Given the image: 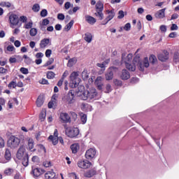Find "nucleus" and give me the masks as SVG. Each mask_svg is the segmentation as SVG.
Here are the masks:
<instances>
[{
  "label": "nucleus",
  "instance_id": "obj_52",
  "mask_svg": "<svg viewBox=\"0 0 179 179\" xmlns=\"http://www.w3.org/2000/svg\"><path fill=\"white\" fill-rule=\"evenodd\" d=\"M113 82L116 86H122V82L120 80L115 79L113 80Z\"/></svg>",
  "mask_w": 179,
  "mask_h": 179
},
{
  "label": "nucleus",
  "instance_id": "obj_62",
  "mask_svg": "<svg viewBox=\"0 0 179 179\" xmlns=\"http://www.w3.org/2000/svg\"><path fill=\"white\" fill-rule=\"evenodd\" d=\"M71 2H69V1L66 2L64 4V8L66 10L69 9V8H71Z\"/></svg>",
  "mask_w": 179,
  "mask_h": 179
},
{
  "label": "nucleus",
  "instance_id": "obj_13",
  "mask_svg": "<svg viewBox=\"0 0 179 179\" xmlns=\"http://www.w3.org/2000/svg\"><path fill=\"white\" fill-rule=\"evenodd\" d=\"M96 153V152L94 148H90L85 153V157L87 160H92V159H94Z\"/></svg>",
  "mask_w": 179,
  "mask_h": 179
},
{
  "label": "nucleus",
  "instance_id": "obj_14",
  "mask_svg": "<svg viewBox=\"0 0 179 179\" xmlns=\"http://www.w3.org/2000/svg\"><path fill=\"white\" fill-rule=\"evenodd\" d=\"M96 174L97 171L94 168L84 172V177L86 178H92V177H94V176H96Z\"/></svg>",
  "mask_w": 179,
  "mask_h": 179
},
{
  "label": "nucleus",
  "instance_id": "obj_24",
  "mask_svg": "<svg viewBox=\"0 0 179 179\" xmlns=\"http://www.w3.org/2000/svg\"><path fill=\"white\" fill-rule=\"evenodd\" d=\"M48 44H50V38H43L41 41L40 48H45Z\"/></svg>",
  "mask_w": 179,
  "mask_h": 179
},
{
  "label": "nucleus",
  "instance_id": "obj_37",
  "mask_svg": "<svg viewBox=\"0 0 179 179\" xmlns=\"http://www.w3.org/2000/svg\"><path fill=\"white\" fill-rule=\"evenodd\" d=\"M23 58L24 59V63L27 64V65H30L33 61L31 60V58L29 57L27 55H24Z\"/></svg>",
  "mask_w": 179,
  "mask_h": 179
},
{
  "label": "nucleus",
  "instance_id": "obj_49",
  "mask_svg": "<svg viewBox=\"0 0 179 179\" xmlns=\"http://www.w3.org/2000/svg\"><path fill=\"white\" fill-rule=\"evenodd\" d=\"M124 29L126 31H129L131 30V23H127L124 27Z\"/></svg>",
  "mask_w": 179,
  "mask_h": 179
},
{
  "label": "nucleus",
  "instance_id": "obj_39",
  "mask_svg": "<svg viewBox=\"0 0 179 179\" xmlns=\"http://www.w3.org/2000/svg\"><path fill=\"white\" fill-rule=\"evenodd\" d=\"M13 173H15V169L11 168H8L6 170H4L5 176H10Z\"/></svg>",
  "mask_w": 179,
  "mask_h": 179
},
{
  "label": "nucleus",
  "instance_id": "obj_20",
  "mask_svg": "<svg viewBox=\"0 0 179 179\" xmlns=\"http://www.w3.org/2000/svg\"><path fill=\"white\" fill-rule=\"evenodd\" d=\"M120 78L121 79H122V80H128V79L131 78V74H129V72H128V71L124 69L122 71Z\"/></svg>",
  "mask_w": 179,
  "mask_h": 179
},
{
  "label": "nucleus",
  "instance_id": "obj_10",
  "mask_svg": "<svg viewBox=\"0 0 179 179\" xmlns=\"http://www.w3.org/2000/svg\"><path fill=\"white\" fill-rule=\"evenodd\" d=\"M92 166V162L87 160H80L78 162V166L80 169H84L85 170H87V169H90Z\"/></svg>",
  "mask_w": 179,
  "mask_h": 179
},
{
  "label": "nucleus",
  "instance_id": "obj_17",
  "mask_svg": "<svg viewBox=\"0 0 179 179\" xmlns=\"http://www.w3.org/2000/svg\"><path fill=\"white\" fill-rule=\"evenodd\" d=\"M158 59L162 62H165L169 59V52L164 50L162 54L158 55Z\"/></svg>",
  "mask_w": 179,
  "mask_h": 179
},
{
  "label": "nucleus",
  "instance_id": "obj_48",
  "mask_svg": "<svg viewBox=\"0 0 179 179\" xmlns=\"http://www.w3.org/2000/svg\"><path fill=\"white\" fill-rule=\"evenodd\" d=\"M47 15H48V12L47 11V10L43 9L41 11V17H45V16H47Z\"/></svg>",
  "mask_w": 179,
  "mask_h": 179
},
{
  "label": "nucleus",
  "instance_id": "obj_53",
  "mask_svg": "<svg viewBox=\"0 0 179 179\" xmlns=\"http://www.w3.org/2000/svg\"><path fill=\"white\" fill-rule=\"evenodd\" d=\"M24 27L27 29H31V27H33V22H29L25 24Z\"/></svg>",
  "mask_w": 179,
  "mask_h": 179
},
{
  "label": "nucleus",
  "instance_id": "obj_34",
  "mask_svg": "<svg viewBox=\"0 0 179 179\" xmlns=\"http://www.w3.org/2000/svg\"><path fill=\"white\" fill-rule=\"evenodd\" d=\"M48 139L51 141L52 145H55L58 143V137H54V136H50Z\"/></svg>",
  "mask_w": 179,
  "mask_h": 179
},
{
  "label": "nucleus",
  "instance_id": "obj_18",
  "mask_svg": "<svg viewBox=\"0 0 179 179\" xmlns=\"http://www.w3.org/2000/svg\"><path fill=\"white\" fill-rule=\"evenodd\" d=\"M59 118L63 121V122H71V117H69V115L66 113H62Z\"/></svg>",
  "mask_w": 179,
  "mask_h": 179
},
{
  "label": "nucleus",
  "instance_id": "obj_47",
  "mask_svg": "<svg viewBox=\"0 0 179 179\" xmlns=\"http://www.w3.org/2000/svg\"><path fill=\"white\" fill-rule=\"evenodd\" d=\"M124 16H125V14L124 13L123 10H120L118 12L117 19H124Z\"/></svg>",
  "mask_w": 179,
  "mask_h": 179
},
{
  "label": "nucleus",
  "instance_id": "obj_2",
  "mask_svg": "<svg viewBox=\"0 0 179 179\" xmlns=\"http://www.w3.org/2000/svg\"><path fill=\"white\" fill-rule=\"evenodd\" d=\"M70 86L72 89H75L77 86H79L80 83V78H79V72L74 71L70 75Z\"/></svg>",
  "mask_w": 179,
  "mask_h": 179
},
{
  "label": "nucleus",
  "instance_id": "obj_11",
  "mask_svg": "<svg viewBox=\"0 0 179 179\" xmlns=\"http://www.w3.org/2000/svg\"><path fill=\"white\" fill-rule=\"evenodd\" d=\"M85 93H86V90H85V86L78 85V89H76V92H74V94L78 97H81L82 100H83V96H85Z\"/></svg>",
  "mask_w": 179,
  "mask_h": 179
},
{
  "label": "nucleus",
  "instance_id": "obj_63",
  "mask_svg": "<svg viewBox=\"0 0 179 179\" xmlns=\"http://www.w3.org/2000/svg\"><path fill=\"white\" fill-rule=\"evenodd\" d=\"M39 83L41 85H48V80H45V78H43L41 81H39Z\"/></svg>",
  "mask_w": 179,
  "mask_h": 179
},
{
  "label": "nucleus",
  "instance_id": "obj_44",
  "mask_svg": "<svg viewBox=\"0 0 179 179\" xmlns=\"http://www.w3.org/2000/svg\"><path fill=\"white\" fill-rule=\"evenodd\" d=\"M29 34L31 36V37H34V36L37 35V29L36 28H32L29 31Z\"/></svg>",
  "mask_w": 179,
  "mask_h": 179
},
{
  "label": "nucleus",
  "instance_id": "obj_1",
  "mask_svg": "<svg viewBox=\"0 0 179 179\" xmlns=\"http://www.w3.org/2000/svg\"><path fill=\"white\" fill-rule=\"evenodd\" d=\"M100 95L97 93V91L94 88H91L89 90H86L84 96H83V100H97L100 99Z\"/></svg>",
  "mask_w": 179,
  "mask_h": 179
},
{
  "label": "nucleus",
  "instance_id": "obj_19",
  "mask_svg": "<svg viewBox=\"0 0 179 179\" xmlns=\"http://www.w3.org/2000/svg\"><path fill=\"white\" fill-rule=\"evenodd\" d=\"M107 13H108V17L106 18V23H108V22H110V20L114 19V16H115V12L114 11V9L111 10H106Z\"/></svg>",
  "mask_w": 179,
  "mask_h": 179
},
{
  "label": "nucleus",
  "instance_id": "obj_54",
  "mask_svg": "<svg viewBox=\"0 0 179 179\" xmlns=\"http://www.w3.org/2000/svg\"><path fill=\"white\" fill-rule=\"evenodd\" d=\"M51 54H52V51L50 49L46 50L45 51V57H47V58H50V57H51Z\"/></svg>",
  "mask_w": 179,
  "mask_h": 179
},
{
  "label": "nucleus",
  "instance_id": "obj_56",
  "mask_svg": "<svg viewBox=\"0 0 179 179\" xmlns=\"http://www.w3.org/2000/svg\"><path fill=\"white\" fill-rule=\"evenodd\" d=\"M7 72H8V69L3 67H0V73H2V75H6Z\"/></svg>",
  "mask_w": 179,
  "mask_h": 179
},
{
  "label": "nucleus",
  "instance_id": "obj_42",
  "mask_svg": "<svg viewBox=\"0 0 179 179\" xmlns=\"http://www.w3.org/2000/svg\"><path fill=\"white\" fill-rule=\"evenodd\" d=\"M48 79H54L55 78V73L52 71H48L47 73Z\"/></svg>",
  "mask_w": 179,
  "mask_h": 179
},
{
  "label": "nucleus",
  "instance_id": "obj_36",
  "mask_svg": "<svg viewBox=\"0 0 179 179\" xmlns=\"http://www.w3.org/2000/svg\"><path fill=\"white\" fill-rule=\"evenodd\" d=\"M45 116H46L45 109H43L39 115V119L41 120V121H44V120H45Z\"/></svg>",
  "mask_w": 179,
  "mask_h": 179
},
{
  "label": "nucleus",
  "instance_id": "obj_61",
  "mask_svg": "<svg viewBox=\"0 0 179 179\" xmlns=\"http://www.w3.org/2000/svg\"><path fill=\"white\" fill-rule=\"evenodd\" d=\"M44 167H51V162L45 161L43 162Z\"/></svg>",
  "mask_w": 179,
  "mask_h": 179
},
{
  "label": "nucleus",
  "instance_id": "obj_51",
  "mask_svg": "<svg viewBox=\"0 0 179 179\" xmlns=\"http://www.w3.org/2000/svg\"><path fill=\"white\" fill-rule=\"evenodd\" d=\"M20 72H22V73H24V75H27V73H29V69L24 67H22L20 69Z\"/></svg>",
  "mask_w": 179,
  "mask_h": 179
},
{
  "label": "nucleus",
  "instance_id": "obj_45",
  "mask_svg": "<svg viewBox=\"0 0 179 179\" xmlns=\"http://www.w3.org/2000/svg\"><path fill=\"white\" fill-rule=\"evenodd\" d=\"M149 60L151 64H156V62H157V59L155 55L150 56Z\"/></svg>",
  "mask_w": 179,
  "mask_h": 179
},
{
  "label": "nucleus",
  "instance_id": "obj_50",
  "mask_svg": "<svg viewBox=\"0 0 179 179\" xmlns=\"http://www.w3.org/2000/svg\"><path fill=\"white\" fill-rule=\"evenodd\" d=\"M54 62V58H50L49 60L44 64V66H48Z\"/></svg>",
  "mask_w": 179,
  "mask_h": 179
},
{
  "label": "nucleus",
  "instance_id": "obj_57",
  "mask_svg": "<svg viewBox=\"0 0 179 179\" xmlns=\"http://www.w3.org/2000/svg\"><path fill=\"white\" fill-rule=\"evenodd\" d=\"M2 148H5V140L0 137V149Z\"/></svg>",
  "mask_w": 179,
  "mask_h": 179
},
{
  "label": "nucleus",
  "instance_id": "obj_40",
  "mask_svg": "<svg viewBox=\"0 0 179 179\" xmlns=\"http://www.w3.org/2000/svg\"><path fill=\"white\" fill-rule=\"evenodd\" d=\"M32 10L36 13L40 12V4L38 3L34 4L32 6Z\"/></svg>",
  "mask_w": 179,
  "mask_h": 179
},
{
  "label": "nucleus",
  "instance_id": "obj_28",
  "mask_svg": "<svg viewBox=\"0 0 179 179\" xmlns=\"http://www.w3.org/2000/svg\"><path fill=\"white\" fill-rule=\"evenodd\" d=\"M21 160H22V164L24 167H27L29 166V155H26Z\"/></svg>",
  "mask_w": 179,
  "mask_h": 179
},
{
  "label": "nucleus",
  "instance_id": "obj_60",
  "mask_svg": "<svg viewBox=\"0 0 179 179\" xmlns=\"http://www.w3.org/2000/svg\"><path fill=\"white\" fill-rule=\"evenodd\" d=\"M20 20L22 22V23H26V22H27V17L22 15L20 17Z\"/></svg>",
  "mask_w": 179,
  "mask_h": 179
},
{
  "label": "nucleus",
  "instance_id": "obj_26",
  "mask_svg": "<svg viewBox=\"0 0 179 179\" xmlns=\"http://www.w3.org/2000/svg\"><path fill=\"white\" fill-rule=\"evenodd\" d=\"M85 20L90 24H94V23H96V18H94V17H93L90 15H86L85 16Z\"/></svg>",
  "mask_w": 179,
  "mask_h": 179
},
{
  "label": "nucleus",
  "instance_id": "obj_9",
  "mask_svg": "<svg viewBox=\"0 0 179 179\" xmlns=\"http://www.w3.org/2000/svg\"><path fill=\"white\" fill-rule=\"evenodd\" d=\"M125 53L122 54V64H125V66L129 71H131V72L135 71L136 69V66H135L134 64H131L127 62V60L125 59Z\"/></svg>",
  "mask_w": 179,
  "mask_h": 179
},
{
  "label": "nucleus",
  "instance_id": "obj_27",
  "mask_svg": "<svg viewBox=\"0 0 179 179\" xmlns=\"http://www.w3.org/2000/svg\"><path fill=\"white\" fill-rule=\"evenodd\" d=\"M71 149L72 151V153H78V151L79 150V144L74 143L71 145Z\"/></svg>",
  "mask_w": 179,
  "mask_h": 179
},
{
  "label": "nucleus",
  "instance_id": "obj_21",
  "mask_svg": "<svg viewBox=\"0 0 179 179\" xmlns=\"http://www.w3.org/2000/svg\"><path fill=\"white\" fill-rule=\"evenodd\" d=\"M0 6H2V8H10L11 10H13V9H15V6L9 1L1 2Z\"/></svg>",
  "mask_w": 179,
  "mask_h": 179
},
{
  "label": "nucleus",
  "instance_id": "obj_35",
  "mask_svg": "<svg viewBox=\"0 0 179 179\" xmlns=\"http://www.w3.org/2000/svg\"><path fill=\"white\" fill-rule=\"evenodd\" d=\"M12 155L10 154V151L8 149L6 150L4 157L6 160H10Z\"/></svg>",
  "mask_w": 179,
  "mask_h": 179
},
{
  "label": "nucleus",
  "instance_id": "obj_55",
  "mask_svg": "<svg viewBox=\"0 0 179 179\" xmlns=\"http://www.w3.org/2000/svg\"><path fill=\"white\" fill-rule=\"evenodd\" d=\"M57 19L59 20H64L65 19V15L63 13H59L57 15Z\"/></svg>",
  "mask_w": 179,
  "mask_h": 179
},
{
  "label": "nucleus",
  "instance_id": "obj_22",
  "mask_svg": "<svg viewBox=\"0 0 179 179\" xmlns=\"http://www.w3.org/2000/svg\"><path fill=\"white\" fill-rule=\"evenodd\" d=\"M164 12H166V8H163L162 10H158L155 13V17L157 19H163V17H164V16H165V13Z\"/></svg>",
  "mask_w": 179,
  "mask_h": 179
},
{
  "label": "nucleus",
  "instance_id": "obj_16",
  "mask_svg": "<svg viewBox=\"0 0 179 179\" xmlns=\"http://www.w3.org/2000/svg\"><path fill=\"white\" fill-rule=\"evenodd\" d=\"M133 64L135 66H139L140 71H143V67L142 66V62H141V57L139 56H136L133 59Z\"/></svg>",
  "mask_w": 179,
  "mask_h": 179
},
{
  "label": "nucleus",
  "instance_id": "obj_64",
  "mask_svg": "<svg viewBox=\"0 0 179 179\" xmlns=\"http://www.w3.org/2000/svg\"><path fill=\"white\" fill-rule=\"evenodd\" d=\"M106 93H110L111 92V85L110 84H108L106 87Z\"/></svg>",
  "mask_w": 179,
  "mask_h": 179
},
{
  "label": "nucleus",
  "instance_id": "obj_33",
  "mask_svg": "<svg viewBox=\"0 0 179 179\" xmlns=\"http://www.w3.org/2000/svg\"><path fill=\"white\" fill-rule=\"evenodd\" d=\"M43 103H44V99H43V97L42 96L38 97L36 100L37 107H41V106H43Z\"/></svg>",
  "mask_w": 179,
  "mask_h": 179
},
{
  "label": "nucleus",
  "instance_id": "obj_31",
  "mask_svg": "<svg viewBox=\"0 0 179 179\" xmlns=\"http://www.w3.org/2000/svg\"><path fill=\"white\" fill-rule=\"evenodd\" d=\"M28 149H29L31 152H36V149H34V142L33 141V140L29 141Z\"/></svg>",
  "mask_w": 179,
  "mask_h": 179
},
{
  "label": "nucleus",
  "instance_id": "obj_30",
  "mask_svg": "<svg viewBox=\"0 0 179 179\" xmlns=\"http://www.w3.org/2000/svg\"><path fill=\"white\" fill-rule=\"evenodd\" d=\"M77 62H78V59H76V58L75 57L70 59L67 63V66H69V68H71V66H73Z\"/></svg>",
  "mask_w": 179,
  "mask_h": 179
},
{
  "label": "nucleus",
  "instance_id": "obj_32",
  "mask_svg": "<svg viewBox=\"0 0 179 179\" xmlns=\"http://www.w3.org/2000/svg\"><path fill=\"white\" fill-rule=\"evenodd\" d=\"M80 117L82 124H86L87 121V115H86V114L83 113H80Z\"/></svg>",
  "mask_w": 179,
  "mask_h": 179
},
{
  "label": "nucleus",
  "instance_id": "obj_8",
  "mask_svg": "<svg viewBox=\"0 0 179 179\" xmlns=\"http://www.w3.org/2000/svg\"><path fill=\"white\" fill-rule=\"evenodd\" d=\"M26 155H29L26 152V146L24 145H20L16 154L17 159L22 160V159L26 157Z\"/></svg>",
  "mask_w": 179,
  "mask_h": 179
},
{
  "label": "nucleus",
  "instance_id": "obj_3",
  "mask_svg": "<svg viewBox=\"0 0 179 179\" xmlns=\"http://www.w3.org/2000/svg\"><path fill=\"white\" fill-rule=\"evenodd\" d=\"M66 135L69 138H76L79 135V129L78 127H67L65 126Z\"/></svg>",
  "mask_w": 179,
  "mask_h": 179
},
{
  "label": "nucleus",
  "instance_id": "obj_43",
  "mask_svg": "<svg viewBox=\"0 0 179 179\" xmlns=\"http://www.w3.org/2000/svg\"><path fill=\"white\" fill-rule=\"evenodd\" d=\"M123 54H126L124 59L127 61V62L129 63L131 61H132V54H129L127 55L126 52H124Z\"/></svg>",
  "mask_w": 179,
  "mask_h": 179
},
{
  "label": "nucleus",
  "instance_id": "obj_23",
  "mask_svg": "<svg viewBox=\"0 0 179 179\" xmlns=\"http://www.w3.org/2000/svg\"><path fill=\"white\" fill-rule=\"evenodd\" d=\"M55 172L54 171H50L45 173V179H52L55 178Z\"/></svg>",
  "mask_w": 179,
  "mask_h": 179
},
{
  "label": "nucleus",
  "instance_id": "obj_29",
  "mask_svg": "<svg viewBox=\"0 0 179 179\" xmlns=\"http://www.w3.org/2000/svg\"><path fill=\"white\" fill-rule=\"evenodd\" d=\"M92 38H93V36H92V34L86 33L85 34L84 40H85V41H87V43H92Z\"/></svg>",
  "mask_w": 179,
  "mask_h": 179
},
{
  "label": "nucleus",
  "instance_id": "obj_46",
  "mask_svg": "<svg viewBox=\"0 0 179 179\" xmlns=\"http://www.w3.org/2000/svg\"><path fill=\"white\" fill-rule=\"evenodd\" d=\"M143 65L145 68H149V59L148 57L144 58Z\"/></svg>",
  "mask_w": 179,
  "mask_h": 179
},
{
  "label": "nucleus",
  "instance_id": "obj_41",
  "mask_svg": "<svg viewBox=\"0 0 179 179\" xmlns=\"http://www.w3.org/2000/svg\"><path fill=\"white\" fill-rule=\"evenodd\" d=\"M82 78H83V80H86L89 78V73H87V70H84L82 72Z\"/></svg>",
  "mask_w": 179,
  "mask_h": 179
},
{
  "label": "nucleus",
  "instance_id": "obj_7",
  "mask_svg": "<svg viewBox=\"0 0 179 179\" xmlns=\"http://www.w3.org/2000/svg\"><path fill=\"white\" fill-rule=\"evenodd\" d=\"M117 71H118V69L117 67H110L105 74L106 80H113V78H114V73H116Z\"/></svg>",
  "mask_w": 179,
  "mask_h": 179
},
{
  "label": "nucleus",
  "instance_id": "obj_6",
  "mask_svg": "<svg viewBox=\"0 0 179 179\" xmlns=\"http://www.w3.org/2000/svg\"><path fill=\"white\" fill-rule=\"evenodd\" d=\"M63 100L68 104H73L75 103V91L73 90H70Z\"/></svg>",
  "mask_w": 179,
  "mask_h": 179
},
{
  "label": "nucleus",
  "instance_id": "obj_25",
  "mask_svg": "<svg viewBox=\"0 0 179 179\" xmlns=\"http://www.w3.org/2000/svg\"><path fill=\"white\" fill-rule=\"evenodd\" d=\"M101 77H97L95 80V85L99 90H101L103 89V83H101Z\"/></svg>",
  "mask_w": 179,
  "mask_h": 179
},
{
  "label": "nucleus",
  "instance_id": "obj_38",
  "mask_svg": "<svg viewBox=\"0 0 179 179\" xmlns=\"http://www.w3.org/2000/svg\"><path fill=\"white\" fill-rule=\"evenodd\" d=\"M73 20H71L70 22L64 27V30L66 31H69L71 30V28L73 26Z\"/></svg>",
  "mask_w": 179,
  "mask_h": 179
},
{
  "label": "nucleus",
  "instance_id": "obj_4",
  "mask_svg": "<svg viewBox=\"0 0 179 179\" xmlns=\"http://www.w3.org/2000/svg\"><path fill=\"white\" fill-rule=\"evenodd\" d=\"M95 8L96 10V13H95V16L99 17V20H103L104 17V14H103L104 5H103V3L101 1H99L96 4Z\"/></svg>",
  "mask_w": 179,
  "mask_h": 179
},
{
  "label": "nucleus",
  "instance_id": "obj_15",
  "mask_svg": "<svg viewBox=\"0 0 179 179\" xmlns=\"http://www.w3.org/2000/svg\"><path fill=\"white\" fill-rule=\"evenodd\" d=\"M31 173H32L34 177H40V176H41V174H44V173H45V171H44V169L35 168V169H32Z\"/></svg>",
  "mask_w": 179,
  "mask_h": 179
},
{
  "label": "nucleus",
  "instance_id": "obj_12",
  "mask_svg": "<svg viewBox=\"0 0 179 179\" xmlns=\"http://www.w3.org/2000/svg\"><path fill=\"white\" fill-rule=\"evenodd\" d=\"M9 22L13 26H17L19 24V17L16 14H10L9 15Z\"/></svg>",
  "mask_w": 179,
  "mask_h": 179
},
{
  "label": "nucleus",
  "instance_id": "obj_58",
  "mask_svg": "<svg viewBox=\"0 0 179 179\" xmlns=\"http://www.w3.org/2000/svg\"><path fill=\"white\" fill-rule=\"evenodd\" d=\"M31 161L34 163H38V162H40V158H38L37 156H34L31 159Z\"/></svg>",
  "mask_w": 179,
  "mask_h": 179
},
{
  "label": "nucleus",
  "instance_id": "obj_5",
  "mask_svg": "<svg viewBox=\"0 0 179 179\" xmlns=\"http://www.w3.org/2000/svg\"><path fill=\"white\" fill-rule=\"evenodd\" d=\"M19 145H20V138L14 136L10 137L8 141V148H10V149H16V148L19 147Z\"/></svg>",
  "mask_w": 179,
  "mask_h": 179
},
{
  "label": "nucleus",
  "instance_id": "obj_59",
  "mask_svg": "<svg viewBox=\"0 0 179 179\" xmlns=\"http://www.w3.org/2000/svg\"><path fill=\"white\" fill-rule=\"evenodd\" d=\"M17 84L14 81H11L9 84H8V87H13V89L16 88Z\"/></svg>",
  "mask_w": 179,
  "mask_h": 179
}]
</instances>
